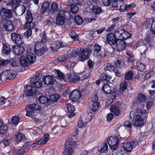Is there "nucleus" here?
<instances>
[{
    "label": "nucleus",
    "mask_w": 155,
    "mask_h": 155,
    "mask_svg": "<svg viewBox=\"0 0 155 155\" xmlns=\"http://www.w3.org/2000/svg\"><path fill=\"white\" fill-rule=\"evenodd\" d=\"M62 44L59 41L53 42L51 45L50 48L54 51H57L61 47H62Z\"/></svg>",
    "instance_id": "b1692460"
},
{
    "label": "nucleus",
    "mask_w": 155,
    "mask_h": 155,
    "mask_svg": "<svg viewBox=\"0 0 155 155\" xmlns=\"http://www.w3.org/2000/svg\"><path fill=\"white\" fill-rule=\"evenodd\" d=\"M114 67L110 63H107L106 66L104 68L105 70L109 71H114Z\"/></svg>",
    "instance_id": "5fc2aeb1"
},
{
    "label": "nucleus",
    "mask_w": 155,
    "mask_h": 155,
    "mask_svg": "<svg viewBox=\"0 0 155 155\" xmlns=\"http://www.w3.org/2000/svg\"><path fill=\"white\" fill-rule=\"evenodd\" d=\"M98 96L96 94L94 95L92 98L91 101V102L94 103H99L98 101Z\"/></svg>",
    "instance_id": "774afa93"
},
{
    "label": "nucleus",
    "mask_w": 155,
    "mask_h": 155,
    "mask_svg": "<svg viewBox=\"0 0 155 155\" xmlns=\"http://www.w3.org/2000/svg\"><path fill=\"white\" fill-rule=\"evenodd\" d=\"M146 110H141L140 109H137L136 111H132L130 113V118H133L132 122L133 124L136 127H139L143 123V120L141 117V114H145Z\"/></svg>",
    "instance_id": "f257e3e1"
},
{
    "label": "nucleus",
    "mask_w": 155,
    "mask_h": 155,
    "mask_svg": "<svg viewBox=\"0 0 155 155\" xmlns=\"http://www.w3.org/2000/svg\"><path fill=\"white\" fill-rule=\"evenodd\" d=\"M80 50L81 49L80 48L75 49L74 50L69 51L68 54H70L71 56H74L75 54H78L79 53Z\"/></svg>",
    "instance_id": "a18cd8bd"
},
{
    "label": "nucleus",
    "mask_w": 155,
    "mask_h": 155,
    "mask_svg": "<svg viewBox=\"0 0 155 155\" xmlns=\"http://www.w3.org/2000/svg\"><path fill=\"white\" fill-rule=\"evenodd\" d=\"M70 36L74 40H78V37L77 34L74 31H71L69 34Z\"/></svg>",
    "instance_id": "4d7b16f0"
},
{
    "label": "nucleus",
    "mask_w": 155,
    "mask_h": 155,
    "mask_svg": "<svg viewBox=\"0 0 155 155\" xmlns=\"http://www.w3.org/2000/svg\"><path fill=\"white\" fill-rule=\"evenodd\" d=\"M11 38L16 44L22 45L24 43V41L22 40V38L19 34L15 33H12L11 34Z\"/></svg>",
    "instance_id": "ddd939ff"
},
{
    "label": "nucleus",
    "mask_w": 155,
    "mask_h": 155,
    "mask_svg": "<svg viewBox=\"0 0 155 155\" xmlns=\"http://www.w3.org/2000/svg\"><path fill=\"white\" fill-rule=\"evenodd\" d=\"M8 127L7 125L2 124L0 127V135L6 134L7 131Z\"/></svg>",
    "instance_id": "ea45409f"
},
{
    "label": "nucleus",
    "mask_w": 155,
    "mask_h": 155,
    "mask_svg": "<svg viewBox=\"0 0 155 155\" xmlns=\"http://www.w3.org/2000/svg\"><path fill=\"white\" fill-rule=\"evenodd\" d=\"M10 62V61L8 60L0 59V67L7 65Z\"/></svg>",
    "instance_id": "e2e57ef3"
},
{
    "label": "nucleus",
    "mask_w": 155,
    "mask_h": 155,
    "mask_svg": "<svg viewBox=\"0 0 155 155\" xmlns=\"http://www.w3.org/2000/svg\"><path fill=\"white\" fill-rule=\"evenodd\" d=\"M25 19L27 21L26 22H31L33 20L32 14L29 10H27Z\"/></svg>",
    "instance_id": "e433bc0d"
},
{
    "label": "nucleus",
    "mask_w": 155,
    "mask_h": 155,
    "mask_svg": "<svg viewBox=\"0 0 155 155\" xmlns=\"http://www.w3.org/2000/svg\"><path fill=\"white\" fill-rule=\"evenodd\" d=\"M41 109V107L37 104L34 103L28 105L26 108V115L28 117H31L32 114L35 110H39Z\"/></svg>",
    "instance_id": "20e7f679"
},
{
    "label": "nucleus",
    "mask_w": 155,
    "mask_h": 155,
    "mask_svg": "<svg viewBox=\"0 0 155 155\" xmlns=\"http://www.w3.org/2000/svg\"><path fill=\"white\" fill-rule=\"evenodd\" d=\"M69 14V13L67 11L65 12L64 11H59L58 14L57 18L56 23L57 25L60 26L63 25L65 21V16L66 14Z\"/></svg>",
    "instance_id": "0eeeda50"
},
{
    "label": "nucleus",
    "mask_w": 155,
    "mask_h": 155,
    "mask_svg": "<svg viewBox=\"0 0 155 155\" xmlns=\"http://www.w3.org/2000/svg\"><path fill=\"white\" fill-rule=\"evenodd\" d=\"M74 21L76 22L78 25L81 24L83 21L82 18L79 16H75L74 18Z\"/></svg>",
    "instance_id": "bf43d9fd"
},
{
    "label": "nucleus",
    "mask_w": 155,
    "mask_h": 155,
    "mask_svg": "<svg viewBox=\"0 0 155 155\" xmlns=\"http://www.w3.org/2000/svg\"><path fill=\"white\" fill-rule=\"evenodd\" d=\"M19 116L18 115H16L13 116L10 120H9V122L15 125H17L19 122Z\"/></svg>",
    "instance_id": "7c9ffc66"
},
{
    "label": "nucleus",
    "mask_w": 155,
    "mask_h": 155,
    "mask_svg": "<svg viewBox=\"0 0 155 155\" xmlns=\"http://www.w3.org/2000/svg\"><path fill=\"white\" fill-rule=\"evenodd\" d=\"M124 30L122 28H118L117 29L115 32L114 35L115 36L120 38L121 35H122V33L124 32Z\"/></svg>",
    "instance_id": "37998d69"
},
{
    "label": "nucleus",
    "mask_w": 155,
    "mask_h": 155,
    "mask_svg": "<svg viewBox=\"0 0 155 155\" xmlns=\"http://www.w3.org/2000/svg\"><path fill=\"white\" fill-rule=\"evenodd\" d=\"M39 101L42 104L48 103L50 101L49 99L45 96H41L39 97L38 99Z\"/></svg>",
    "instance_id": "72a5a7b5"
},
{
    "label": "nucleus",
    "mask_w": 155,
    "mask_h": 155,
    "mask_svg": "<svg viewBox=\"0 0 155 155\" xmlns=\"http://www.w3.org/2000/svg\"><path fill=\"white\" fill-rule=\"evenodd\" d=\"M54 71L55 74L58 78H65V75L60 70H55Z\"/></svg>",
    "instance_id": "864d4df0"
},
{
    "label": "nucleus",
    "mask_w": 155,
    "mask_h": 155,
    "mask_svg": "<svg viewBox=\"0 0 155 155\" xmlns=\"http://www.w3.org/2000/svg\"><path fill=\"white\" fill-rule=\"evenodd\" d=\"M44 137L41 138L40 139V143H42L43 144L46 143L47 141L50 138L49 135L48 134H45L44 135Z\"/></svg>",
    "instance_id": "58836bf2"
},
{
    "label": "nucleus",
    "mask_w": 155,
    "mask_h": 155,
    "mask_svg": "<svg viewBox=\"0 0 155 155\" xmlns=\"http://www.w3.org/2000/svg\"><path fill=\"white\" fill-rule=\"evenodd\" d=\"M68 58V56L65 55L60 56L58 58V60L61 62H64Z\"/></svg>",
    "instance_id": "0e129e2a"
},
{
    "label": "nucleus",
    "mask_w": 155,
    "mask_h": 155,
    "mask_svg": "<svg viewBox=\"0 0 155 155\" xmlns=\"http://www.w3.org/2000/svg\"><path fill=\"white\" fill-rule=\"evenodd\" d=\"M44 84L47 85H51L53 84L56 80L54 78H43Z\"/></svg>",
    "instance_id": "2f4dec72"
},
{
    "label": "nucleus",
    "mask_w": 155,
    "mask_h": 155,
    "mask_svg": "<svg viewBox=\"0 0 155 155\" xmlns=\"http://www.w3.org/2000/svg\"><path fill=\"white\" fill-rule=\"evenodd\" d=\"M110 111L113 112L115 116L119 114L120 113V110L118 107L116 105H112L110 107Z\"/></svg>",
    "instance_id": "473e14b6"
},
{
    "label": "nucleus",
    "mask_w": 155,
    "mask_h": 155,
    "mask_svg": "<svg viewBox=\"0 0 155 155\" xmlns=\"http://www.w3.org/2000/svg\"><path fill=\"white\" fill-rule=\"evenodd\" d=\"M20 62L21 65L23 67L27 66L30 63L26 58H25L23 57H21Z\"/></svg>",
    "instance_id": "f704fd0d"
},
{
    "label": "nucleus",
    "mask_w": 155,
    "mask_h": 155,
    "mask_svg": "<svg viewBox=\"0 0 155 155\" xmlns=\"http://www.w3.org/2000/svg\"><path fill=\"white\" fill-rule=\"evenodd\" d=\"M26 53L27 54L26 57V58L30 63H33L36 60V56L35 54L33 53L32 51L30 48L27 49Z\"/></svg>",
    "instance_id": "4468645a"
},
{
    "label": "nucleus",
    "mask_w": 155,
    "mask_h": 155,
    "mask_svg": "<svg viewBox=\"0 0 155 155\" xmlns=\"http://www.w3.org/2000/svg\"><path fill=\"white\" fill-rule=\"evenodd\" d=\"M89 51L88 49H83L82 50L80 56V61H82L88 59L89 58Z\"/></svg>",
    "instance_id": "f3484780"
},
{
    "label": "nucleus",
    "mask_w": 155,
    "mask_h": 155,
    "mask_svg": "<svg viewBox=\"0 0 155 155\" xmlns=\"http://www.w3.org/2000/svg\"><path fill=\"white\" fill-rule=\"evenodd\" d=\"M1 23L5 30L7 31H12L14 28V26L12 24V21L9 19L3 18L2 19Z\"/></svg>",
    "instance_id": "9b49d317"
},
{
    "label": "nucleus",
    "mask_w": 155,
    "mask_h": 155,
    "mask_svg": "<svg viewBox=\"0 0 155 155\" xmlns=\"http://www.w3.org/2000/svg\"><path fill=\"white\" fill-rule=\"evenodd\" d=\"M134 76V74L133 71L129 70L126 73L124 78H133Z\"/></svg>",
    "instance_id": "680f3d73"
},
{
    "label": "nucleus",
    "mask_w": 155,
    "mask_h": 155,
    "mask_svg": "<svg viewBox=\"0 0 155 155\" xmlns=\"http://www.w3.org/2000/svg\"><path fill=\"white\" fill-rule=\"evenodd\" d=\"M14 150L16 153L22 155L25 153L28 150V147L27 146H24L21 147L19 149H17L15 148L14 149Z\"/></svg>",
    "instance_id": "c85d7f7f"
},
{
    "label": "nucleus",
    "mask_w": 155,
    "mask_h": 155,
    "mask_svg": "<svg viewBox=\"0 0 155 155\" xmlns=\"http://www.w3.org/2000/svg\"><path fill=\"white\" fill-rule=\"evenodd\" d=\"M114 155H127V154L124 150H120L116 152Z\"/></svg>",
    "instance_id": "69168bd1"
},
{
    "label": "nucleus",
    "mask_w": 155,
    "mask_h": 155,
    "mask_svg": "<svg viewBox=\"0 0 155 155\" xmlns=\"http://www.w3.org/2000/svg\"><path fill=\"white\" fill-rule=\"evenodd\" d=\"M24 51V47L21 45H15L12 48V52L16 55H21Z\"/></svg>",
    "instance_id": "dca6fc26"
},
{
    "label": "nucleus",
    "mask_w": 155,
    "mask_h": 155,
    "mask_svg": "<svg viewBox=\"0 0 155 155\" xmlns=\"http://www.w3.org/2000/svg\"><path fill=\"white\" fill-rule=\"evenodd\" d=\"M43 78H31L30 82L31 84L35 85V87L39 88L41 87Z\"/></svg>",
    "instance_id": "2eb2a0df"
},
{
    "label": "nucleus",
    "mask_w": 155,
    "mask_h": 155,
    "mask_svg": "<svg viewBox=\"0 0 155 155\" xmlns=\"http://www.w3.org/2000/svg\"><path fill=\"white\" fill-rule=\"evenodd\" d=\"M112 47L113 49L116 51H121L125 49L126 45L124 40L118 39Z\"/></svg>",
    "instance_id": "423d86ee"
},
{
    "label": "nucleus",
    "mask_w": 155,
    "mask_h": 155,
    "mask_svg": "<svg viewBox=\"0 0 155 155\" xmlns=\"http://www.w3.org/2000/svg\"><path fill=\"white\" fill-rule=\"evenodd\" d=\"M35 78H53L54 77L53 76H50L49 75H43L41 72H38L36 73L35 75Z\"/></svg>",
    "instance_id": "09e8293b"
},
{
    "label": "nucleus",
    "mask_w": 155,
    "mask_h": 155,
    "mask_svg": "<svg viewBox=\"0 0 155 155\" xmlns=\"http://www.w3.org/2000/svg\"><path fill=\"white\" fill-rule=\"evenodd\" d=\"M68 81L71 83H76L80 80V78H68Z\"/></svg>",
    "instance_id": "052dcab7"
},
{
    "label": "nucleus",
    "mask_w": 155,
    "mask_h": 155,
    "mask_svg": "<svg viewBox=\"0 0 155 155\" xmlns=\"http://www.w3.org/2000/svg\"><path fill=\"white\" fill-rule=\"evenodd\" d=\"M50 4V3L46 2L42 5L40 12L43 14L47 10H49Z\"/></svg>",
    "instance_id": "bb28decb"
},
{
    "label": "nucleus",
    "mask_w": 155,
    "mask_h": 155,
    "mask_svg": "<svg viewBox=\"0 0 155 155\" xmlns=\"http://www.w3.org/2000/svg\"><path fill=\"white\" fill-rule=\"evenodd\" d=\"M147 28H149L150 26V31L151 32L155 34V20L153 18L147 19L145 23Z\"/></svg>",
    "instance_id": "9d476101"
},
{
    "label": "nucleus",
    "mask_w": 155,
    "mask_h": 155,
    "mask_svg": "<svg viewBox=\"0 0 155 155\" xmlns=\"http://www.w3.org/2000/svg\"><path fill=\"white\" fill-rule=\"evenodd\" d=\"M21 0H10L7 4L8 6H10L14 10H16L17 7L21 3Z\"/></svg>",
    "instance_id": "412c9836"
},
{
    "label": "nucleus",
    "mask_w": 155,
    "mask_h": 155,
    "mask_svg": "<svg viewBox=\"0 0 155 155\" xmlns=\"http://www.w3.org/2000/svg\"><path fill=\"white\" fill-rule=\"evenodd\" d=\"M0 15L4 18H10L12 17V14L10 11L5 8H2L0 12Z\"/></svg>",
    "instance_id": "aec40b11"
},
{
    "label": "nucleus",
    "mask_w": 155,
    "mask_h": 155,
    "mask_svg": "<svg viewBox=\"0 0 155 155\" xmlns=\"http://www.w3.org/2000/svg\"><path fill=\"white\" fill-rule=\"evenodd\" d=\"M58 4L55 3H53L51 5V9L50 12L51 13L56 12L58 10Z\"/></svg>",
    "instance_id": "c03bdc74"
},
{
    "label": "nucleus",
    "mask_w": 155,
    "mask_h": 155,
    "mask_svg": "<svg viewBox=\"0 0 155 155\" xmlns=\"http://www.w3.org/2000/svg\"><path fill=\"white\" fill-rule=\"evenodd\" d=\"M11 52V48L9 45L3 44V47L2 49V52L5 54L8 55Z\"/></svg>",
    "instance_id": "a878e982"
},
{
    "label": "nucleus",
    "mask_w": 155,
    "mask_h": 155,
    "mask_svg": "<svg viewBox=\"0 0 155 155\" xmlns=\"http://www.w3.org/2000/svg\"><path fill=\"white\" fill-rule=\"evenodd\" d=\"M15 136L16 140L18 141L17 143L21 141L22 138V135L18 132H16L15 134Z\"/></svg>",
    "instance_id": "603ef678"
},
{
    "label": "nucleus",
    "mask_w": 155,
    "mask_h": 155,
    "mask_svg": "<svg viewBox=\"0 0 155 155\" xmlns=\"http://www.w3.org/2000/svg\"><path fill=\"white\" fill-rule=\"evenodd\" d=\"M155 74V71L153 70H150L149 72L147 73L144 78H150L152 77Z\"/></svg>",
    "instance_id": "338daca9"
},
{
    "label": "nucleus",
    "mask_w": 155,
    "mask_h": 155,
    "mask_svg": "<svg viewBox=\"0 0 155 155\" xmlns=\"http://www.w3.org/2000/svg\"><path fill=\"white\" fill-rule=\"evenodd\" d=\"M82 96V93L80 91L75 89L69 96V99L73 102L77 101Z\"/></svg>",
    "instance_id": "f8f14e48"
},
{
    "label": "nucleus",
    "mask_w": 155,
    "mask_h": 155,
    "mask_svg": "<svg viewBox=\"0 0 155 155\" xmlns=\"http://www.w3.org/2000/svg\"><path fill=\"white\" fill-rule=\"evenodd\" d=\"M137 66L138 70L140 71L144 72L146 71V66L140 61H137Z\"/></svg>",
    "instance_id": "4c0bfd02"
},
{
    "label": "nucleus",
    "mask_w": 155,
    "mask_h": 155,
    "mask_svg": "<svg viewBox=\"0 0 155 155\" xmlns=\"http://www.w3.org/2000/svg\"><path fill=\"white\" fill-rule=\"evenodd\" d=\"M101 89L106 94H112L114 92L113 91V88L107 84L104 85Z\"/></svg>",
    "instance_id": "5701e85b"
},
{
    "label": "nucleus",
    "mask_w": 155,
    "mask_h": 155,
    "mask_svg": "<svg viewBox=\"0 0 155 155\" xmlns=\"http://www.w3.org/2000/svg\"><path fill=\"white\" fill-rule=\"evenodd\" d=\"M44 33L41 34V37H42L43 38L41 39V41H38L36 43L34 51L35 53L38 56H40L43 54L45 52V50L43 46H41V44H43L46 41V39L45 38Z\"/></svg>",
    "instance_id": "7ed1b4c3"
},
{
    "label": "nucleus",
    "mask_w": 155,
    "mask_h": 155,
    "mask_svg": "<svg viewBox=\"0 0 155 155\" xmlns=\"http://www.w3.org/2000/svg\"><path fill=\"white\" fill-rule=\"evenodd\" d=\"M78 144V142L74 140L71 137H68L67 139L64 149L63 152V155H73L74 151L73 147Z\"/></svg>",
    "instance_id": "f03ea898"
},
{
    "label": "nucleus",
    "mask_w": 155,
    "mask_h": 155,
    "mask_svg": "<svg viewBox=\"0 0 155 155\" xmlns=\"http://www.w3.org/2000/svg\"><path fill=\"white\" fill-rule=\"evenodd\" d=\"M67 108L68 111L70 113L68 115V117L70 118L74 116L75 114L74 113L75 110V107L71 104H68L67 105Z\"/></svg>",
    "instance_id": "cd10ccee"
},
{
    "label": "nucleus",
    "mask_w": 155,
    "mask_h": 155,
    "mask_svg": "<svg viewBox=\"0 0 155 155\" xmlns=\"http://www.w3.org/2000/svg\"><path fill=\"white\" fill-rule=\"evenodd\" d=\"M26 8L25 6L23 5H19L17 7L15 13L19 15H21L23 14L25 12Z\"/></svg>",
    "instance_id": "4be33fe9"
},
{
    "label": "nucleus",
    "mask_w": 155,
    "mask_h": 155,
    "mask_svg": "<svg viewBox=\"0 0 155 155\" xmlns=\"http://www.w3.org/2000/svg\"><path fill=\"white\" fill-rule=\"evenodd\" d=\"M10 137L9 136L6 137L3 140V143L5 146H8L9 143Z\"/></svg>",
    "instance_id": "13d9d810"
},
{
    "label": "nucleus",
    "mask_w": 155,
    "mask_h": 155,
    "mask_svg": "<svg viewBox=\"0 0 155 155\" xmlns=\"http://www.w3.org/2000/svg\"><path fill=\"white\" fill-rule=\"evenodd\" d=\"M99 106V103L90 102V107L93 112L97 111L98 109Z\"/></svg>",
    "instance_id": "c9c22d12"
},
{
    "label": "nucleus",
    "mask_w": 155,
    "mask_h": 155,
    "mask_svg": "<svg viewBox=\"0 0 155 155\" xmlns=\"http://www.w3.org/2000/svg\"><path fill=\"white\" fill-rule=\"evenodd\" d=\"M93 12L96 14L100 13L101 11V9L100 7L97 5H92V8Z\"/></svg>",
    "instance_id": "49530a36"
},
{
    "label": "nucleus",
    "mask_w": 155,
    "mask_h": 155,
    "mask_svg": "<svg viewBox=\"0 0 155 155\" xmlns=\"http://www.w3.org/2000/svg\"><path fill=\"white\" fill-rule=\"evenodd\" d=\"M107 141L109 146L112 150H115L118 147L119 140L117 137L111 136Z\"/></svg>",
    "instance_id": "1a4fd4ad"
},
{
    "label": "nucleus",
    "mask_w": 155,
    "mask_h": 155,
    "mask_svg": "<svg viewBox=\"0 0 155 155\" xmlns=\"http://www.w3.org/2000/svg\"><path fill=\"white\" fill-rule=\"evenodd\" d=\"M115 64L117 67L121 68L123 67L124 63L122 60H117L115 62Z\"/></svg>",
    "instance_id": "de8ad7c7"
},
{
    "label": "nucleus",
    "mask_w": 155,
    "mask_h": 155,
    "mask_svg": "<svg viewBox=\"0 0 155 155\" xmlns=\"http://www.w3.org/2000/svg\"><path fill=\"white\" fill-rule=\"evenodd\" d=\"M35 26V23L32 21L30 22H26L24 26V29L27 30L24 33V36L28 38L32 34V31L31 30Z\"/></svg>",
    "instance_id": "6e6552de"
},
{
    "label": "nucleus",
    "mask_w": 155,
    "mask_h": 155,
    "mask_svg": "<svg viewBox=\"0 0 155 155\" xmlns=\"http://www.w3.org/2000/svg\"><path fill=\"white\" fill-rule=\"evenodd\" d=\"M124 32L122 33V35H121V37L119 39L120 40H125L130 38V34L127 31H126L125 30H124Z\"/></svg>",
    "instance_id": "a19ab883"
},
{
    "label": "nucleus",
    "mask_w": 155,
    "mask_h": 155,
    "mask_svg": "<svg viewBox=\"0 0 155 155\" xmlns=\"http://www.w3.org/2000/svg\"><path fill=\"white\" fill-rule=\"evenodd\" d=\"M137 101L141 104V107L143 108L144 107L143 103L146 100V97L144 95L142 94H140L137 96Z\"/></svg>",
    "instance_id": "393cba45"
},
{
    "label": "nucleus",
    "mask_w": 155,
    "mask_h": 155,
    "mask_svg": "<svg viewBox=\"0 0 155 155\" xmlns=\"http://www.w3.org/2000/svg\"><path fill=\"white\" fill-rule=\"evenodd\" d=\"M123 147L124 150L126 152H130L132 150V144L130 142L124 143Z\"/></svg>",
    "instance_id": "c756f323"
},
{
    "label": "nucleus",
    "mask_w": 155,
    "mask_h": 155,
    "mask_svg": "<svg viewBox=\"0 0 155 155\" xmlns=\"http://www.w3.org/2000/svg\"><path fill=\"white\" fill-rule=\"evenodd\" d=\"M115 37V35L112 33H109L107 35V41L112 46L115 43L116 40L118 39Z\"/></svg>",
    "instance_id": "6ab92c4d"
},
{
    "label": "nucleus",
    "mask_w": 155,
    "mask_h": 155,
    "mask_svg": "<svg viewBox=\"0 0 155 155\" xmlns=\"http://www.w3.org/2000/svg\"><path fill=\"white\" fill-rule=\"evenodd\" d=\"M60 98V96L58 94H54L51 96L50 97V101L55 102H57Z\"/></svg>",
    "instance_id": "3c124183"
},
{
    "label": "nucleus",
    "mask_w": 155,
    "mask_h": 155,
    "mask_svg": "<svg viewBox=\"0 0 155 155\" xmlns=\"http://www.w3.org/2000/svg\"><path fill=\"white\" fill-rule=\"evenodd\" d=\"M120 92L122 93L127 89V82L125 81H124L120 83Z\"/></svg>",
    "instance_id": "79ce46f5"
},
{
    "label": "nucleus",
    "mask_w": 155,
    "mask_h": 155,
    "mask_svg": "<svg viewBox=\"0 0 155 155\" xmlns=\"http://www.w3.org/2000/svg\"><path fill=\"white\" fill-rule=\"evenodd\" d=\"M25 88L26 90L23 96L26 97L33 96L35 94L37 91L35 87L30 85H26Z\"/></svg>",
    "instance_id": "39448f33"
},
{
    "label": "nucleus",
    "mask_w": 155,
    "mask_h": 155,
    "mask_svg": "<svg viewBox=\"0 0 155 155\" xmlns=\"http://www.w3.org/2000/svg\"><path fill=\"white\" fill-rule=\"evenodd\" d=\"M78 7L75 5L72 4L71 5V11L73 14H75L76 13L78 12Z\"/></svg>",
    "instance_id": "6e6d98bb"
},
{
    "label": "nucleus",
    "mask_w": 155,
    "mask_h": 155,
    "mask_svg": "<svg viewBox=\"0 0 155 155\" xmlns=\"http://www.w3.org/2000/svg\"><path fill=\"white\" fill-rule=\"evenodd\" d=\"M108 149V146L106 143H104L102 147L100 149H98V151L100 153L106 152Z\"/></svg>",
    "instance_id": "8fccbe9b"
},
{
    "label": "nucleus",
    "mask_w": 155,
    "mask_h": 155,
    "mask_svg": "<svg viewBox=\"0 0 155 155\" xmlns=\"http://www.w3.org/2000/svg\"><path fill=\"white\" fill-rule=\"evenodd\" d=\"M94 54L96 56H100L101 57H105V54H102L101 46L97 44H96L94 46Z\"/></svg>",
    "instance_id": "a211bd4d"
}]
</instances>
